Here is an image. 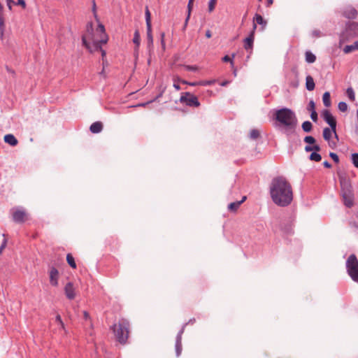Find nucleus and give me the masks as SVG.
Masks as SVG:
<instances>
[{
  "label": "nucleus",
  "mask_w": 358,
  "mask_h": 358,
  "mask_svg": "<svg viewBox=\"0 0 358 358\" xmlns=\"http://www.w3.org/2000/svg\"><path fill=\"white\" fill-rule=\"evenodd\" d=\"M253 21L256 24L262 25V28L265 27L266 24H267L266 21L264 19V17L261 15H259L258 13H256L255 15V17L253 18Z\"/></svg>",
  "instance_id": "nucleus-20"
},
{
  "label": "nucleus",
  "mask_w": 358,
  "mask_h": 358,
  "mask_svg": "<svg viewBox=\"0 0 358 358\" xmlns=\"http://www.w3.org/2000/svg\"><path fill=\"white\" fill-rule=\"evenodd\" d=\"M303 141L306 143H308V145H313V144L315 143L316 142V140L315 138L312 136H306L304 139H303Z\"/></svg>",
  "instance_id": "nucleus-31"
},
{
  "label": "nucleus",
  "mask_w": 358,
  "mask_h": 358,
  "mask_svg": "<svg viewBox=\"0 0 358 358\" xmlns=\"http://www.w3.org/2000/svg\"><path fill=\"white\" fill-rule=\"evenodd\" d=\"M93 46L94 48V50H101V45H100V42H96V41L93 42Z\"/></svg>",
  "instance_id": "nucleus-45"
},
{
  "label": "nucleus",
  "mask_w": 358,
  "mask_h": 358,
  "mask_svg": "<svg viewBox=\"0 0 358 358\" xmlns=\"http://www.w3.org/2000/svg\"><path fill=\"white\" fill-rule=\"evenodd\" d=\"M189 17H189V15L187 16V17L185 19V24H183V27H182V31H185L186 29Z\"/></svg>",
  "instance_id": "nucleus-54"
},
{
  "label": "nucleus",
  "mask_w": 358,
  "mask_h": 358,
  "mask_svg": "<svg viewBox=\"0 0 358 358\" xmlns=\"http://www.w3.org/2000/svg\"><path fill=\"white\" fill-rule=\"evenodd\" d=\"M26 213L24 210H17L13 213V220L16 223H22L24 222Z\"/></svg>",
  "instance_id": "nucleus-14"
},
{
  "label": "nucleus",
  "mask_w": 358,
  "mask_h": 358,
  "mask_svg": "<svg viewBox=\"0 0 358 358\" xmlns=\"http://www.w3.org/2000/svg\"><path fill=\"white\" fill-rule=\"evenodd\" d=\"M343 34L347 37H356L358 36V22L349 21L345 24Z\"/></svg>",
  "instance_id": "nucleus-9"
},
{
  "label": "nucleus",
  "mask_w": 358,
  "mask_h": 358,
  "mask_svg": "<svg viewBox=\"0 0 358 358\" xmlns=\"http://www.w3.org/2000/svg\"><path fill=\"white\" fill-rule=\"evenodd\" d=\"M92 10L94 13V15L95 17H96V3H95V1H93V6H92Z\"/></svg>",
  "instance_id": "nucleus-60"
},
{
  "label": "nucleus",
  "mask_w": 358,
  "mask_h": 358,
  "mask_svg": "<svg viewBox=\"0 0 358 358\" xmlns=\"http://www.w3.org/2000/svg\"><path fill=\"white\" fill-rule=\"evenodd\" d=\"M16 4L21 6L24 8L26 7V3L24 0H17Z\"/></svg>",
  "instance_id": "nucleus-50"
},
{
  "label": "nucleus",
  "mask_w": 358,
  "mask_h": 358,
  "mask_svg": "<svg viewBox=\"0 0 358 358\" xmlns=\"http://www.w3.org/2000/svg\"><path fill=\"white\" fill-rule=\"evenodd\" d=\"M103 129V124L101 122H95L92 123L90 127V131L92 134L100 133Z\"/></svg>",
  "instance_id": "nucleus-17"
},
{
  "label": "nucleus",
  "mask_w": 358,
  "mask_h": 358,
  "mask_svg": "<svg viewBox=\"0 0 358 358\" xmlns=\"http://www.w3.org/2000/svg\"><path fill=\"white\" fill-rule=\"evenodd\" d=\"M342 15L348 19H355L357 16V10L352 6H347L343 8Z\"/></svg>",
  "instance_id": "nucleus-11"
},
{
  "label": "nucleus",
  "mask_w": 358,
  "mask_h": 358,
  "mask_svg": "<svg viewBox=\"0 0 358 358\" xmlns=\"http://www.w3.org/2000/svg\"><path fill=\"white\" fill-rule=\"evenodd\" d=\"M230 81L229 80H224L220 83V85L222 87H226L229 84Z\"/></svg>",
  "instance_id": "nucleus-58"
},
{
  "label": "nucleus",
  "mask_w": 358,
  "mask_h": 358,
  "mask_svg": "<svg viewBox=\"0 0 358 358\" xmlns=\"http://www.w3.org/2000/svg\"><path fill=\"white\" fill-rule=\"evenodd\" d=\"M83 315H84V318L85 320H87V319L90 318V315H89V313L87 311H84L83 312Z\"/></svg>",
  "instance_id": "nucleus-62"
},
{
  "label": "nucleus",
  "mask_w": 358,
  "mask_h": 358,
  "mask_svg": "<svg viewBox=\"0 0 358 358\" xmlns=\"http://www.w3.org/2000/svg\"><path fill=\"white\" fill-rule=\"evenodd\" d=\"M304 150L306 152H313L312 145H306Z\"/></svg>",
  "instance_id": "nucleus-53"
},
{
  "label": "nucleus",
  "mask_w": 358,
  "mask_h": 358,
  "mask_svg": "<svg viewBox=\"0 0 358 358\" xmlns=\"http://www.w3.org/2000/svg\"><path fill=\"white\" fill-rule=\"evenodd\" d=\"M323 103L326 107L331 106V95L329 92H325L322 96Z\"/></svg>",
  "instance_id": "nucleus-21"
},
{
  "label": "nucleus",
  "mask_w": 358,
  "mask_h": 358,
  "mask_svg": "<svg viewBox=\"0 0 358 358\" xmlns=\"http://www.w3.org/2000/svg\"><path fill=\"white\" fill-rule=\"evenodd\" d=\"M310 118L313 122H317L318 119V115L316 110H313L310 112Z\"/></svg>",
  "instance_id": "nucleus-43"
},
{
  "label": "nucleus",
  "mask_w": 358,
  "mask_h": 358,
  "mask_svg": "<svg viewBox=\"0 0 358 358\" xmlns=\"http://www.w3.org/2000/svg\"><path fill=\"white\" fill-rule=\"evenodd\" d=\"M4 141L11 146H15L18 143L15 136L10 134L4 136Z\"/></svg>",
  "instance_id": "nucleus-18"
},
{
  "label": "nucleus",
  "mask_w": 358,
  "mask_h": 358,
  "mask_svg": "<svg viewBox=\"0 0 358 358\" xmlns=\"http://www.w3.org/2000/svg\"><path fill=\"white\" fill-rule=\"evenodd\" d=\"M6 244H7V240H6V238H3V240L1 243V245L0 246V254L2 253V251L6 248Z\"/></svg>",
  "instance_id": "nucleus-47"
},
{
  "label": "nucleus",
  "mask_w": 358,
  "mask_h": 358,
  "mask_svg": "<svg viewBox=\"0 0 358 358\" xmlns=\"http://www.w3.org/2000/svg\"><path fill=\"white\" fill-rule=\"evenodd\" d=\"M180 102L185 103L189 107H199L200 106L197 96L188 92L182 93Z\"/></svg>",
  "instance_id": "nucleus-6"
},
{
  "label": "nucleus",
  "mask_w": 358,
  "mask_h": 358,
  "mask_svg": "<svg viewBox=\"0 0 358 358\" xmlns=\"http://www.w3.org/2000/svg\"><path fill=\"white\" fill-rule=\"evenodd\" d=\"M145 16L147 29L148 48L150 49L153 46V36L152 34L151 13L148 7L145 11Z\"/></svg>",
  "instance_id": "nucleus-7"
},
{
  "label": "nucleus",
  "mask_w": 358,
  "mask_h": 358,
  "mask_svg": "<svg viewBox=\"0 0 358 358\" xmlns=\"http://www.w3.org/2000/svg\"><path fill=\"white\" fill-rule=\"evenodd\" d=\"M322 117L324 119V120L331 128V129L334 134L335 138L338 140V136L336 133V118L333 116V115L331 113V112L327 109H324L322 110Z\"/></svg>",
  "instance_id": "nucleus-8"
},
{
  "label": "nucleus",
  "mask_w": 358,
  "mask_h": 358,
  "mask_svg": "<svg viewBox=\"0 0 358 358\" xmlns=\"http://www.w3.org/2000/svg\"><path fill=\"white\" fill-rule=\"evenodd\" d=\"M273 2V0H267L266 6L269 7Z\"/></svg>",
  "instance_id": "nucleus-64"
},
{
  "label": "nucleus",
  "mask_w": 358,
  "mask_h": 358,
  "mask_svg": "<svg viewBox=\"0 0 358 358\" xmlns=\"http://www.w3.org/2000/svg\"><path fill=\"white\" fill-rule=\"evenodd\" d=\"M96 42H100V45H101L102 43L103 44H105L107 43L108 41V36L105 34V38H101V40L99 41H96Z\"/></svg>",
  "instance_id": "nucleus-51"
},
{
  "label": "nucleus",
  "mask_w": 358,
  "mask_h": 358,
  "mask_svg": "<svg viewBox=\"0 0 358 358\" xmlns=\"http://www.w3.org/2000/svg\"><path fill=\"white\" fill-rule=\"evenodd\" d=\"M7 6L9 9H11V5L14 3L13 0H6Z\"/></svg>",
  "instance_id": "nucleus-57"
},
{
  "label": "nucleus",
  "mask_w": 358,
  "mask_h": 358,
  "mask_svg": "<svg viewBox=\"0 0 358 358\" xmlns=\"http://www.w3.org/2000/svg\"><path fill=\"white\" fill-rule=\"evenodd\" d=\"M246 196H243L241 201H237L229 203L228 205V210L231 212H236L240 207L241 204L243 203L246 200Z\"/></svg>",
  "instance_id": "nucleus-16"
},
{
  "label": "nucleus",
  "mask_w": 358,
  "mask_h": 358,
  "mask_svg": "<svg viewBox=\"0 0 358 358\" xmlns=\"http://www.w3.org/2000/svg\"><path fill=\"white\" fill-rule=\"evenodd\" d=\"M308 158L310 161L316 162H319L322 160L321 155L316 152H312Z\"/></svg>",
  "instance_id": "nucleus-25"
},
{
  "label": "nucleus",
  "mask_w": 358,
  "mask_h": 358,
  "mask_svg": "<svg viewBox=\"0 0 358 358\" xmlns=\"http://www.w3.org/2000/svg\"><path fill=\"white\" fill-rule=\"evenodd\" d=\"M333 131L331 128L326 127L323 129V138L325 141H329L330 138H331Z\"/></svg>",
  "instance_id": "nucleus-23"
},
{
  "label": "nucleus",
  "mask_w": 358,
  "mask_h": 358,
  "mask_svg": "<svg viewBox=\"0 0 358 358\" xmlns=\"http://www.w3.org/2000/svg\"><path fill=\"white\" fill-rule=\"evenodd\" d=\"M273 119L275 120V127L288 138L295 133L298 120L292 109L284 107L276 110L273 114Z\"/></svg>",
  "instance_id": "nucleus-2"
},
{
  "label": "nucleus",
  "mask_w": 358,
  "mask_h": 358,
  "mask_svg": "<svg viewBox=\"0 0 358 358\" xmlns=\"http://www.w3.org/2000/svg\"><path fill=\"white\" fill-rule=\"evenodd\" d=\"M341 194L344 205L348 208H351L354 204L352 186L348 182L343 183L341 182Z\"/></svg>",
  "instance_id": "nucleus-5"
},
{
  "label": "nucleus",
  "mask_w": 358,
  "mask_h": 358,
  "mask_svg": "<svg viewBox=\"0 0 358 358\" xmlns=\"http://www.w3.org/2000/svg\"><path fill=\"white\" fill-rule=\"evenodd\" d=\"M94 27H93V22H88L86 25V31L92 35L93 34Z\"/></svg>",
  "instance_id": "nucleus-36"
},
{
  "label": "nucleus",
  "mask_w": 358,
  "mask_h": 358,
  "mask_svg": "<svg viewBox=\"0 0 358 358\" xmlns=\"http://www.w3.org/2000/svg\"><path fill=\"white\" fill-rule=\"evenodd\" d=\"M133 43L136 45V48H138L141 43V37L138 30H136L134 32Z\"/></svg>",
  "instance_id": "nucleus-26"
},
{
  "label": "nucleus",
  "mask_w": 358,
  "mask_h": 358,
  "mask_svg": "<svg viewBox=\"0 0 358 358\" xmlns=\"http://www.w3.org/2000/svg\"><path fill=\"white\" fill-rule=\"evenodd\" d=\"M350 158L352 164L358 169V153H352Z\"/></svg>",
  "instance_id": "nucleus-33"
},
{
  "label": "nucleus",
  "mask_w": 358,
  "mask_h": 358,
  "mask_svg": "<svg viewBox=\"0 0 358 358\" xmlns=\"http://www.w3.org/2000/svg\"><path fill=\"white\" fill-rule=\"evenodd\" d=\"M96 31L105 34V31L106 30H105V27H104L103 24H102L101 23H99L98 24Z\"/></svg>",
  "instance_id": "nucleus-44"
},
{
  "label": "nucleus",
  "mask_w": 358,
  "mask_h": 358,
  "mask_svg": "<svg viewBox=\"0 0 358 358\" xmlns=\"http://www.w3.org/2000/svg\"><path fill=\"white\" fill-rule=\"evenodd\" d=\"M162 96V93L159 94L154 100H152L150 101H148V102H145V103H139L138 104L137 106H134V107H137V106H141V107H145V106H147L148 103H152V101H154L155 100L157 99L159 97H160Z\"/></svg>",
  "instance_id": "nucleus-42"
},
{
  "label": "nucleus",
  "mask_w": 358,
  "mask_h": 358,
  "mask_svg": "<svg viewBox=\"0 0 358 358\" xmlns=\"http://www.w3.org/2000/svg\"><path fill=\"white\" fill-rule=\"evenodd\" d=\"M329 157L335 163L338 164L339 162V157L336 153L330 152Z\"/></svg>",
  "instance_id": "nucleus-38"
},
{
  "label": "nucleus",
  "mask_w": 358,
  "mask_h": 358,
  "mask_svg": "<svg viewBox=\"0 0 358 358\" xmlns=\"http://www.w3.org/2000/svg\"><path fill=\"white\" fill-rule=\"evenodd\" d=\"M254 31H251L248 37L244 39V48L251 53L254 43Z\"/></svg>",
  "instance_id": "nucleus-12"
},
{
  "label": "nucleus",
  "mask_w": 358,
  "mask_h": 358,
  "mask_svg": "<svg viewBox=\"0 0 358 358\" xmlns=\"http://www.w3.org/2000/svg\"><path fill=\"white\" fill-rule=\"evenodd\" d=\"M259 136H260L259 131L256 129H252L250 132V138L251 139L255 140V139L258 138L259 137Z\"/></svg>",
  "instance_id": "nucleus-30"
},
{
  "label": "nucleus",
  "mask_w": 358,
  "mask_h": 358,
  "mask_svg": "<svg viewBox=\"0 0 358 358\" xmlns=\"http://www.w3.org/2000/svg\"><path fill=\"white\" fill-rule=\"evenodd\" d=\"M195 321H196L195 318H192L185 324H187H187H193L195 322Z\"/></svg>",
  "instance_id": "nucleus-59"
},
{
  "label": "nucleus",
  "mask_w": 358,
  "mask_h": 358,
  "mask_svg": "<svg viewBox=\"0 0 358 358\" xmlns=\"http://www.w3.org/2000/svg\"><path fill=\"white\" fill-rule=\"evenodd\" d=\"M217 0H210L208 2V11L212 12L215 9Z\"/></svg>",
  "instance_id": "nucleus-39"
},
{
  "label": "nucleus",
  "mask_w": 358,
  "mask_h": 358,
  "mask_svg": "<svg viewBox=\"0 0 358 358\" xmlns=\"http://www.w3.org/2000/svg\"><path fill=\"white\" fill-rule=\"evenodd\" d=\"M235 57V53H233L231 55V57L229 56V55H224L222 58V62H229L230 64H231V68H234V61H233V59Z\"/></svg>",
  "instance_id": "nucleus-28"
},
{
  "label": "nucleus",
  "mask_w": 358,
  "mask_h": 358,
  "mask_svg": "<svg viewBox=\"0 0 358 358\" xmlns=\"http://www.w3.org/2000/svg\"><path fill=\"white\" fill-rule=\"evenodd\" d=\"M205 35H206V38H210L211 36H212L211 32H210V30H207L206 31V34Z\"/></svg>",
  "instance_id": "nucleus-61"
},
{
  "label": "nucleus",
  "mask_w": 358,
  "mask_h": 358,
  "mask_svg": "<svg viewBox=\"0 0 358 358\" xmlns=\"http://www.w3.org/2000/svg\"><path fill=\"white\" fill-rule=\"evenodd\" d=\"M55 321L58 323V324H62L63 325V321L62 320V317L60 315L57 314L55 317Z\"/></svg>",
  "instance_id": "nucleus-49"
},
{
  "label": "nucleus",
  "mask_w": 358,
  "mask_h": 358,
  "mask_svg": "<svg viewBox=\"0 0 358 358\" xmlns=\"http://www.w3.org/2000/svg\"><path fill=\"white\" fill-rule=\"evenodd\" d=\"M82 43L86 48H87L88 50H90V52H92V50H90V44L87 41L85 36H82Z\"/></svg>",
  "instance_id": "nucleus-37"
},
{
  "label": "nucleus",
  "mask_w": 358,
  "mask_h": 358,
  "mask_svg": "<svg viewBox=\"0 0 358 358\" xmlns=\"http://www.w3.org/2000/svg\"><path fill=\"white\" fill-rule=\"evenodd\" d=\"M305 56L306 62L309 64H312L316 60V56L310 51H306Z\"/></svg>",
  "instance_id": "nucleus-24"
},
{
  "label": "nucleus",
  "mask_w": 358,
  "mask_h": 358,
  "mask_svg": "<svg viewBox=\"0 0 358 358\" xmlns=\"http://www.w3.org/2000/svg\"><path fill=\"white\" fill-rule=\"evenodd\" d=\"M307 109L308 110H309L310 112H312L313 110H315V103L314 102L313 100H310L309 103H308V106L307 107Z\"/></svg>",
  "instance_id": "nucleus-40"
},
{
  "label": "nucleus",
  "mask_w": 358,
  "mask_h": 358,
  "mask_svg": "<svg viewBox=\"0 0 358 358\" xmlns=\"http://www.w3.org/2000/svg\"><path fill=\"white\" fill-rule=\"evenodd\" d=\"M315 87L313 78L308 75L306 78V88L308 91H313Z\"/></svg>",
  "instance_id": "nucleus-19"
},
{
  "label": "nucleus",
  "mask_w": 358,
  "mask_h": 358,
  "mask_svg": "<svg viewBox=\"0 0 358 358\" xmlns=\"http://www.w3.org/2000/svg\"><path fill=\"white\" fill-rule=\"evenodd\" d=\"M312 149H313V152H319L320 151V150H321V148L317 144H313L312 145Z\"/></svg>",
  "instance_id": "nucleus-48"
},
{
  "label": "nucleus",
  "mask_w": 358,
  "mask_h": 358,
  "mask_svg": "<svg viewBox=\"0 0 358 358\" xmlns=\"http://www.w3.org/2000/svg\"><path fill=\"white\" fill-rule=\"evenodd\" d=\"M66 261H67V263L69 264V265L71 268H76V264L74 257H73V255L71 254H70V253L67 254V255H66Z\"/></svg>",
  "instance_id": "nucleus-27"
},
{
  "label": "nucleus",
  "mask_w": 358,
  "mask_h": 358,
  "mask_svg": "<svg viewBox=\"0 0 358 358\" xmlns=\"http://www.w3.org/2000/svg\"><path fill=\"white\" fill-rule=\"evenodd\" d=\"M347 95L350 100L355 101V94L353 89L352 87H348L346 91Z\"/></svg>",
  "instance_id": "nucleus-32"
},
{
  "label": "nucleus",
  "mask_w": 358,
  "mask_h": 358,
  "mask_svg": "<svg viewBox=\"0 0 358 358\" xmlns=\"http://www.w3.org/2000/svg\"><path fill=\"white\" fill-rule=\"evenodd\" d=\"M192 6H193V3H190V1H189L188 4H187V10H188L187 15H189V17H190V13H191Z\"/></svg>",
  "instance_id": "nucleus-52"
},
{
  "label": "nucleus",
  "mask_w": 358,
  "mask_h": 358,
  "mask_svg": "<svg viewBox=\"0 0 358 358\" xmlns=\"http://www.w3.org/2000/svg\"><path fill=\"white\" fill-rule=\"evenodd\" d=\"M269 193L273 202L280 207L289 206L293 200L292 186L283 176H277L272 179Z\"/></svg>",
  "instance_id": "nucleus-1"
},
{
  "label": "nucleus",
  "mask_w": 358,
  "mask_h": 358,
  "mask_svg": "<svg viewBox=\"0 0 358 358\" xmlns=\"http://www.w3.org/2000/svg\"><path fill=\"white\" fill-rule=\"evenodd\" d=\"M164 36H165L164 33L162 32L160 34V42H161L162 48V49L164 50H165V48H166V44H165V41H164Z\"/></svg>",
  "instance_id": "nucleus-41"
},
{
  "label": "nucleus",
  "mask_w": 358,
  "mask_h": 358,
  "mask_svg": "<svg viewBox=\"0 0 358 358\" xmlns=\"http://www.w3.org/2000/svg\"><path fill=\"white\" fill-rule=\"evenodd\" d=\"M187 326V324H184L180 329V330L178 331L176 338V357H179L181 355L182 352V335L184 333L185 328Z\"/></svg>",
  "instance_id": "nucleus-10"
},
{
  "label": "nucleus",
  "mask_w": 358,
  "mask_h": 358,
  "mask_svg": "<svg viewBox=\"0 0 358 358\" xmlns=\"http://www.w3.org/2000/svg\"><path fill=\"white\" fill-rule=\"evenodd\" d=\"M50 282L51 285L52 286H57L58 285V276H59V272L58 270L52 266L50 269Z\"/></svg>",
  "instance_id": "nucleus-13"
},
{
  "label": "nucleus",
  "mask_w": 358,
  "mask_h": 358,
  "mask_svg": "<svg viewBox=\"0 0 358 358\" xmlns=\"http://www.w3.org/2000/svg\"><path fill=\"white\" fill-rule=\"evenodd\" d=\"M357 50V46H355V42L352 45H348L343 48V52L345 54L350 53L353 50Z\"/></svg>",
  "instance_id": "nucleus-29"
},
{
  "label": "nucleus",
  "mask_w": 358,
  "mask_h": 358,
  "mask_svg": "<svg viewBox=\"0 0 358 358\" xmlns=\"http://www.w3.org/2000/svg\"><path fill=\"white\" fill-rule=\"evenodd\" d=\"M64 292H65V294L66 296V297L70 299V300H72L75 298V292H74V288H73V283L71 282H69L65 287H64Z\"/></svg>",
  "instance_id": "nucleus-15"
},
{
  "label": "nucleus",
  "mask_w": 358,
  "mask_h": 358,
  "mask_svg": "<svg viewBox=\"0 0 358 358\" xmlns=\"http://www.w3.org/2000/svg\"><path fill=\"white\" fill-rule=\"evenodd\" d=\"M323 166L327 169H330L331 167V163H329L328 161H324L323 162Z\"/></svg>",
  "instance_id": "nucleus-55"
},
{
  "label": "nucleus",
  "mask_w": 358,
  "mask_h": 358,
  "mask_svg": "<svg viewBox=\"0 0 358 358\" xmlns=\"http://www.w3.org/2000/svg\"><path fill=\"white\" fill-rule=\"evenodd\" d=\"M173 87L176 90H180V86L177 84V83H174L173 84Z\"/></svg>",
  "instance_id": "nucleus-63"
},
{
  "label": "nucleus",
  "mask_w": 358,
  "mask_h": 358,
  "mask_svg": "<svg viewBox=\"0 0 358 358\" xmlns=\"http://www.w3.org/2000/svg\"><path fill=\"white\" fill-rule=\"evenodd\" d=\"M301 128L304 132L309 133L313 129V124L310 121L306 120L302 123Z\"/></svg>",
  "instance_id": "nucleus-22"
},
{
  "label": "nucleus",
  "mask_w": 358,
  "mask_h": 358,
  "mask_svg": "<svg viewBox=\"0 0 358 358\" xmlns=\"http://www.w3.org/2000/svg\"><path fill=\"white\" fill-rule=\"evenodd\" d=\"M338 108L341 112H345L348 110V104L344 101H341L338 103Z\"/></svg>",
  "instance_id": "nucleus-35"
},
{
  "label": "nucleus",
  "mask_w": 358,
  "mask_h": 358,
  "mask_svg": "<svg viewBox=\"0 0 358 358\" xmlns=\"http://www.w3.org/2000/svg\"><path fill=\"white\" fill-rule=\"evenodd\" d=\"M346 269L352 280L355 282H358V259L355 255L352 254L348 258Z\"/></svg>",
  "instance_id": "nucleus-4"
},
{
  "label": "nucleus",
  "mask_w": 358,
  "mask_h": 358,
  "mask_svg": "<svg viewBox=\"0 0 358 358\" xmlns=\"http://www.w3.org/2000/svg\"><path fill=\"white\" fill-rule=\"evenodd\" d=\"M129 323L127 320L122 319L119 321L118 325L114 324L113 327L117 341L124 344L127 342L129 336Z\"/></svg>",
  "instance_id": "nucleus-3"
},
{
  "label": "nucleus",
  "mask_w": 358,
  "mask_h": 358,
  "mask_svg": "<svg viewBox=\"0 0 358 358\" xmlns=\"http://www.w3.org/2000/svg\"><path fill=\"white\" fill-rule=\"evenodd\" d=\"M182 83L190 86H197L199 85V82H189L187 80H182Z\"/></svg>",
  "instance_id": "nucleus-46"
},
{
  "label": "nucleus",
  "mask_w": 358,
  "mask_h": 358,
  "mask_svg": "<svg viewBox=\"0 0 358 358\" xmlns=\"http://www.w3.org/2000/svg\"><path fill=\"white\" fill-rule=\"evenodd\" d=\"M215 83V80H201V81H199V85L210 86V85H213Z\"/></svg>",
  "instance_id": "nucleus-34"
},
{
  "label": "nucleus",
  "mask_w": 358,
  "mask_h": 358,
  "mask_svg": "<svg viewBox=\"0 0 358 358\" xmlns=\"http://www.w3.org/2000/svg\"><path fill=\"white\" fill-rule=\"evenodd\" d=\"M312 35L313 36L319 37V36H320V31L319 30H314L312 32Z\"/></svg>",
  "instance_id": "nucleus-56"
}]
</instances>
